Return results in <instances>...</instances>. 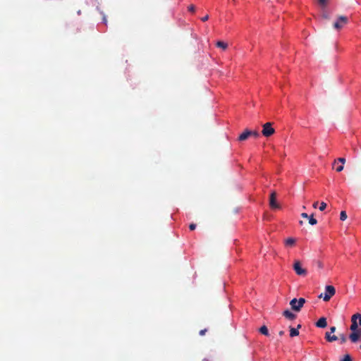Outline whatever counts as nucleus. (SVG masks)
<instances>
[{"label": "nucleus", "mask_w": 361, "mask_h": 361, "mask_svg": "<svg viewBox=\"0 0 361 361\" xmlns=\"http://www.w3.org/2000/svg\"><path fill=\"white\" fill-rule=\"evenodd\" d=\"M357 319H359V324L361 326V314L359 313L355 314L351 317V325L350 329L352 333L349 335V338L353 343H357L361 341V329L358 328Z\"/></svg>", "instance_id": "f257e3e1"}, {"label": "nucleus", "mask_w": 361, "mask_h": 361, "mask_svg": "<svg viewBox=\"0 0 361 361\" xmlns=\"http://www.w3.org/2000/svg\"><path fill=\"white\" fill-rule=\"evenodd\" d=\"M305 303V299L300 298L298 300L293 298L290 302L291 309L294 311L299 312Z\"/></svg>", "instance_id": "f03ea898"}, {"label": "nucleus", "mask_w": 361, "mask_h": 361, "mask_svg": "<svg viewBox=\"0 0 361 361\" xmlns=\"http://www.w3.org/2000/svg\"><path fill=\"white\" fill-rule=\"evenodd\" d=\"M336 293V289L333 286H326L325 287V293L323 295L322 293L319 298H323V300L326 302L329 301L332 296H334Z\"/></svg>", "instance_id": "7ed1b4c3"}, {"label": "nucleus", "mask_w": 361, "mask_h": 361, "mask_svg": "<svg viewBox=\"0 0 361 361\" xmlns=\"http://www.w3.org/2000/svg\"><path fill=\"white\" fill-rule=\"evenodd\" d=\"M262 128V133L265 137H270L275 133L274 128H272V123L270 122L264 123Z\"/></svg>", "instance_id": "20e7f679"}, {"label": "nucleus", "mask_w": 361, "mask_h": 361, "mask_svg": "<svg viewBox=\"0 0 361 361\" xmlns=\"http://www.w3.org/2000/svg\"><path fill=\"white\" fill-rule=\"evenodd\" d=\"M348 23V18L346 16H341L338 18L337 20L334 23V27L336 30L343 28Z\"/></svg>", "instance_id": "39448f33"}, {"label": "nucleus", "mask_w": 361, "mask_h": 361, "mask_svg": "<svg viewBox=\"0 0 361 361\" xmlns=\"http://www.w3.org/2000/svg\"><path fill=\"white\" fill-rule=\"evenodd\" d=\"M293 269L299 276H305L307 274V270L302 267L301 263L299 261L295 262L293 264Z\"/></svg>", "instance_id": "423d86ee"}, {"label": "nucleus", "mask_w": 361, "mask_h": 361, "mask_svg": "<svg viewBox=\"0 0 361 361\" xmlns=\"http://www.w3.org/2000/svg\"><path fill=\"white\" fill-rule=\"evenodd\" d=\"M269 205L271 209L279 208V204L276 202V192L275 191L271 192L270 195Z\"/></svg>", "instance_id": "0eeeda50"}, {"label": "nucleus", "mask_w": 361, "mask_h": 361, "mask_svg": "<svg viewBox=\"0 0 361 361\" xmlns=\"http://www.w3.org/2000/svg\"><path fill=\"white\" fill-rule=\"evenodd\" d=\"M327 326V322L326 317H321L317 322L316 326L318 328H325Z\"/></svg>", "instance_id": "6e6552de"}, {"label": "nucleus", "mask_w": 361, "mask_h": 361, "mask_svg": "<svg viewBox=\"0 0 361 361\" xmlns=\"http://www.w3.org/2000/svg\"><path fill=\"white\" fill-rule=\"evenodd\" d=\"M250 136V130L245 129L238 137L239 141H244Z\"/></svg>", "instance_id": "1a4fd4ad"}, {"label": "nucleus", "mask_w": 361, "mask_h": 361, "mask_svg": "<svg viewBox=\"0 0 361 361\" xmlns=\"http://www.w3.org/2000/svg\"><path fill=\"white\" fill-rule=\"evenodd\" d=\"M301 328V325L298 324L297 328L290 327V336L294 337L299 335L298 329Z\"/></svg>", "instance_id": "9d476101"}, {"label": "nucleus", "mask_w": 361, "mask_h": 361, "mask_svg": "<svg viewBox=\"0 0 361 361\" xmlns=\"http://www.w3.org/2000/svg\"><path fill=\"white\" fill-rule=\"evenodd\" d=\"M283 315L290 319V320H293L295 319L296 317V315L295 314H293V312H291L290 310H285L283 312Z\"/></svg>", "instance_id": "9b49d317"}, {"label": "nucleus", "mask_w": 361, "mask_h": 361, "mask_svg": "<svg viewBox=\"0 0 361 361\" xmlns=\"http://www.w3.org/2000/svg\"><path fill=\"white\" fill-rule=\"evenodd\" d=\"M325 338L329 342H334L338 340V336L335 335L331 336L329 332H326L325 334Z\"/></svg>", "instance_id": "f8f14e48"}, {"label": "nucleus", "mask_w": 361, "mask_h": 361, "mask_svg": "<svg viewBox=\"0 0 361 361\" xmlns=\"http://www.w3.org/2000/svg\"><path fill=\"white\" fill-rule=\"evenodd\" d=\"M216 45L217 47L222 49L223 50H226L228 47V44L222 41H218L216 43Z\"/></svg>", "instance_id": "ddd939ff"}, {"label": "nucleus", "mask_w": 361, "mask_h": 361, "mask_svg": "<svg viewBox=\"0 0 361 361\" xmlns=\"http://www.w3.org/2000/svg\"><path fill=\"white\" fill-rule=\"evenodd\" d=\"M259 332H260L262 334H263V335H264V336H268L269 335V331H268V329H267V327L266 326H264V325L260 327V329H259Z\"/></svg>", "instance_id": "4468645a"}, {"label": "nucleus", "mask_w": 361, "mask_h": 361, "mask_svg": "<svg viewBox=\"0 0 361 361\" xmlns=\"http://www.w3.org/2000/svg\"><path fill=\"white\" fill-rule=\"evenodd\" d=\"M295 243V239H294L293 238H289L286 239L285 241V244L287 246H293V245H294Z\"/></svg>", "instance_id": "2eb2a0df"}, {"label": "nucleus", "mask_w": 361, "mask_h": 361, "mask_svg": "<svg viewBox=\"0 0 361 361\" xmlns=\"http://www.w3.org/2000/svg\"><path fill=\"white\" fill-rule=\"evenodd\" d=\"M309 224H311V225H315L317 224V221L316 219L314 218L313 216V214H312L311 216H309Z\"/></svg>", "instance_id": "dca6fc26"}, {"label": "nucleus", "mask_w": 361, "mask_h": 361, "mask_svg": "<svg viewBox=\"0 0 361 361\" xmlns=\"http://www.w3.org/2000/svg\"><path fill=\"white\" fill-rule=\"evenodd\" d=\"M338 338L340 339L341 343H344L347 341V338L345 335L343 334H340L339 336L338 337Z\"/></svg>", "instance_id": "f3484780"}, {"label": "nucleus", "mask_w": 361, "mask_h": 361, "mask_svg": "<svg viewBox=\"0 0 361 361\" xmlns=\"http://www.w3.org/2000/svg\"><path fill=\"white\" fill-rule=\"evenodd\" d=\"M347 219V214L345 211H342L340 214V219L341 221H345Z\"/></svg>", "instance_id": "a211bd4d"}, {"label": "nucleus", "mask_w": 361, "mask_h": 361, "mask_svg": "<svg viewBox=\"0 0 361 361\" xmlns=\"http://www.w3.org/2000/svg\"><path fill=\"white\" fill-rule=\"evenodd\" d=\"M250 136H253L255 137H259V133L257 130H250Z\"/></svg>", "instance_id": "6ab92c4d"}, {"label": "nucleus", "mask_w": 361, "mask_h": 361, "mask_svg": "<svg viewBox=\"0 0 361 361\" xmlns=\"http://www.w3.org/2000/svg\"><path fill=\"white\" fill-rule=\"evenodd\" d=\"M326 206L327 205H326V204L324 202H322L320 203V206H319V209L320 211L322 212V211H324L326 208Z\"/></svg>", "instance_id": "aec40b11"}, {"label": "nucleus", "mask_w": 361, "mask_h": 361, "mask_svg": "<svg viewBox=\"0 0 361 361\" xmlns=\"http://www.w3.org/2000/svg\"><path fill=\"white\" fill-rule=\"evenodd\" d=\"M341 361H353V359L350 355L347 354Z\"/></svg>", "instance_id": "412c9836"}, {"label": "nucleus", "mask_w": 361, "mask_h": 361, "mask_svg": "<svg viewBox=\"0 0 361 361\" xmlns=\"http://www.w3.org/2000/svg\"><path fill=\"white\" fill-rule=\"evenodd\" d=\"M336 161L341 162V165H343L345 164V159L343 158V157H340L338 159L334 161V164H336Z\"/></svg>", "instance_id": "4be33fe9"}, {"label": "nucleus", "mask_w": 361, "mask_h": 361, "mask_svg": "<svg viewBox=\"0 0 361 361\" xmlns=\"http://www.w3.org/2000/svg\"><path fill=\"white\" fill-rule=\"evenodd\" d=\"M319 4L323 6H325L326 4L327 0H318Z\"/></svg>", "instance_id": "5701e85b"}, {"label": "nucleus", "mask_w": 361, "mask_h": 361, "mask_svg": "<svg viewBox=\"0 0 361 361\" xmlns=\"http://www.w3.org/2000/svg\"><path fill=\"white\" fill-rule=\"evenodd\" d=\"M343 165H340V166H337V168L336 169L337 172H341L343 171Z\"/></svg>", "instance_id": "b1692460"}, {"label": "nucleus", "mask_w": 361, "mask_h": 361, "mask_svg": "<svg viewBox=\"0 0 361 361\" xmlns=\"http://www.w3.org/2000/svg\"><path fill=\"white\" fill-rule=\"evenodd\" d=\"M196 228V224H190V226H189V228L191 230V231H193L195 230Z\"/></svg>", "instance_id": "393cba45"}, {"label": "nucleus", "mask_w": 361, "mask_h": 361, "mask_svg": "<svg viewBox=\"0 0 361 361\" xmlns=\"http://www.w3.org/2000/svg\"><path fill=\"white\" fill-rule=\"evenodd\" d=\"M207 331V329H204L200 330L199 334L200 336H204Z\"/></svg>", "instance_id": "a878e982"}, {"label": "nucleus", "mask_w": 361, "mask_h": 361, "mask_svg": "<svg viewBox=\"0 0 361 361\" xmlns=\"http://www.w3.org/2000/svg\"><path fill=\"white\" fill-rule=\"evenodd\" d=\"M195 7L194 5H190L189 7H188V10L191 12H194L195 11Z\"/></svg>", "instance_id": "bb28decb"}, {"label": "nucleus", "mask_w": 361, "mask_h": 361, "mask_svg": "<svg viewBox=\"0 0 361 361\" xmlns=\"http://www.w3.org/2000/svg\"><path fill=\"white\" fill-rule=\"evenodd\" d=\"M208 19H209V16H208V15H207V16H204V17H202V18H201V20H202L203 22L207 21Z\"/></svg>", "instance_id": "cd10ccee"}, {"label": "nucleus", "mask_w": 361, "mask_h": 361, "mask_svg": "<svg viewBox=\"0 0 361 361\" xmlns=\"http://www.w3.org/2000/svg\"><path fill=\"white\" fill-rule=\"evenodd\" d=\"M301 216H302V218H305V219H307V218H309V216H308V214H307V213H302V214H301Z\"/></svg>", "instance_id": "c85d7f7f"}, {"label": "nucleus", "mask_w": 361, "mask_h": 361, "mask_svg": "<svg viewBox=\"0 0 361 361\" xmlns=\"http://www.w3.org/2000/svg\"><path fill=\"white\" fill-rule=\"evenodd\" d=\"M336 326H331L330 328V332L331 333H334L336 331Z\"/></svg>", "instance_id": "c756f323"}, {"label": "nucleus", "mask_w": 361, "mask_h": 361, "mask_svg": "<svg viewBox=\"0 0 361 361\" xmlns=\"http://www.w3.org/2000/svg\"><path fill=\"white\" fill-rule=\"evenodd\" d=\"M317 206H318V202H314V204H313L312 207H313L314 209H316V208L317 207Z\"/></svg>", "instance_id": "7c9ffc66"}, {"label": "nucleus", "mask_w": 361, "mask_h": 361, "mask_svg": "<svg viewBox=\"0 0 361 361\" xmlns=\"http://www.w3.org/2000/svg\"><path fill=\"white\" fill-rule=\"evenodd\" d=\"M279 336H283L284 334V331H279Z\"/></svg>", "instance_id": "2f4dec72"}, {"label": "nucleus", "mask_w": 361, "mask_h": 361, "mask_svg": "<svg viewBox=\"0 0 361 361\" xmlns=\"http://www.w3.org/2000/svg\"><path fill=\"white\" fill-rule=\"evenodd\" d=\"M357 324H359V319H357ZM360 326V324H358Z\"/></svg>", "instance_id": "473e14b6"}, {"label": "nucleus", "mask_w": 361, "mask_h": 361, "mask_svg": "<svg viewBox=\"0 0 361 361\" xmlns=\"http://www.w3.org/2000/svg\"><path fill=\"white\" fill-rule=\"evenodd\" d=\"M324 17L327 18V16L326 15H324Z\"/></svg>", "instance_id": "72a5a7b5"}, {"label": "nucleus", "mask_w": 361, "mask_h": 361, "mask_svg": "<svg viewBox=\"0 0 361 361\" xmlns=\"http://www.w3.org/2000/svg\"><path fill=\"white\" fill-rule=\"evenodd\" d=\"M203 361H209V360H207V359H204V360H203Z\"/></svg>", "instance_id": "f704fd0d"}, {"label": "nucleus", "mask_w": 361, "mask_h": 361, "mask_svg": "<svg viewBox=\"0 0 361 361\" xmlns=\"http://www.w3.org/2000/svg\"><path fill=\"white\" fill-rule=\"evenodd\" d=\"M360 349H361V345L360 346Z\"/></svg>", "instance_id": "c9c22d12"}]
</instances>
